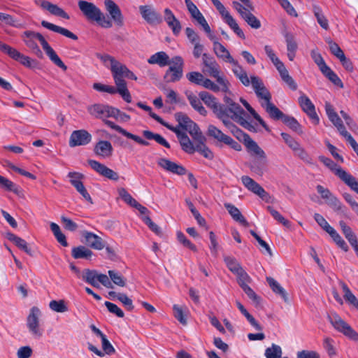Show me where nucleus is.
<instances>
[{
    "instance_id": "nucleus-22",
    "label": "nucleus",
    "mask_w": 358,
    "mask_h": 358,
    "mask_svg": "<svg viewBox=\"0 0 358 358\" xmlns=\"http://www.w3.org/2000/svg\"><path fill=\"white\" fill-rule=\"evenodd\" d=\"M241 180L247 189L259 196L261 199L267 201L269 195L259 183L248 176H243Z\"/></svg>"
},
{
    "instance_id": "nucleus-40",
    "label": "nucleus",
    "mask_w": 358,
    "mask_h": 358,
    "mask_svg": "<svg viewBox=\"0 0 358 358\" xmlns=\"http://www.w3.org/2000/svg\"><path fill=\"white\" fill-rule=\"evenodd\" d=\"M266 282L275 294L280 295L285 302L288 301L286 291L278 281L271 277H266Z\"/></svg>"
},
{
    "instance_id": "nucleus-43",
    "label": "nucleus",
    "mask_w": 358,
    "mask_h": 358,
    "mask_svg": "<svg viewBox=\"0 0 358 358\" xmlns=\"http://www.w3.org/2000/svg\"><path fill=\"white\" fill-rule=\"evenodd\" d=\"M332 124L336 127L340 134L343 136L347 141L352 137V135L346 130L342 120L338 115V114L333 115V117L329 118Z\"/></svg>"
},
{
    "instance_id": "nucleus-8",
    "label": "nucleus",
    "mask_w": 358,
    "mask_h": 358,
    "mask_svg": "<svg viewBox=\"0 0 358 358\" xmlns=\"http://www.w3.org/2000/svg\"><path fill=\"white\" fill-rule=\"evenodd\" d=\"M241 1L243 4L236 1H234L232 2L233 8L252 28L256 29L260 28V21L252 14V12L255 10V7L251 1L242 0Z\"/></svg>"
},
{
    "instance_id": "nucleus-2",
    "label": "nucleus",
    "mask_w": 358,
    "mask_h": 358,
    "mask_svg": "<svg viewBox=\"0 0 358 358\" xmlns=\"http://www.w3.org/2000/svg\"><path fill=\"white\" fill-rule=\"evenodd\" d=\"M224 101L226 105H222V109L220 111L224 113L222 117H218L223 124L229 129H231L232 132H241L238 128H236L229 120H233L236 122L244 128L252 131L254 127L245 120V116L246 113L241 107V106L234 101L231 98L225 96Z\"/></svg>"
},
{
    "instance_id": "nucleus-63",
    "label": "nucleus",
    "mask_w": 358,
    "mask_h": 358,
    "mask_svg": "<svg viewBox=\"0 0 358 358\" xmlns=\"http://www.w3.org/2000/svg\"><path fill=\"white\" fill-rule=\"evenodd\" d=\"M118 193L122 199L132 207L138 202L124 188L119 189Z\"/></svg>"
},
{
    "instance_id": "nucleus-5",
    "label": "nucleus",
    "mask_w": 358,
    "mask_h": 358,
    "mask_svg": "<svg viewBox=\"0 0 358 358\" xmlns=\"http://www.w3.org/2000/svg\"><path fill=\"white\" fill-rule=\"evenodd\" d=\"M203 69L202 72L216 80L218 85L221 86V90L224 92H229V83L222 73L219 64L215 58L209 54H203L202 58Z\"/></svg>"
},
{
    "instance_id": "nucleus-4",
    "label": "nucleus",
    "mask_w": 358,
    "mask_h": 358,
    "mask_svg": "<svg viewBox=\"0 0 358 358\" xmlns=\"http://www.w3.org/2000/svg\"><path fill=\"white\" fill-rule=\"evenodd\" d=\"M243 143L250 155L255 157L250 163V169L255 173L262 176L267 165V156L265 152L248 134H244Z\"/></svg>"
},
{
    "instance_id": "nucleus-47",
    "label": "nucleus",
    "mask_w": 358,
    "mask_h": 358,
    "mask_svg": "<svg viewBox=\"0 0 358 358\" xmlns=\"http://www.w3.org/2000/svg\"><path fill=\"white\" fill-rule=\"evenodd\" d=\"M207 134L209 136L213 137V138L216 139L217 141H218L220 142H222L224 143L229 136L224 134L220 129H219L218 128H217L215 126H214L213 124H210L208 127Z\"/></svg>"
},
{
    "instance_id": "nucleus-12",
    "label": "nucleus",
    "mask_w": 358,
    "mask_h": 358,
    "mask_svg": "<svg viewBox=\"0 0 358 358\" xmlns=\"http://www.w3.org/2000/svg\"><path fill=\"white\" fill-rule=\"evenodd\" d=\"M220 14L222 15L224 22L229 26V27L241 38L244 39L245 34L242 29L239 27L235 19L231 15L228 10L225 8L224 5L219 1L217 0L213 3Z\"/></svg>"
},
{
    "instance_id": "nucleus-16",
    "label": "nucleus",
    "mask_w": 358,
    "mask_h": 358,
    "mask_svg": "<svg viewBox=\"0 0 358 358\" xmlns=\"http://www.w3.org/2000/svg\"><path fill=\"white\" fill-rule=\"evenodd\" d=\"M164 126L176 134L181 148L185 152L189 154L194 152V145L185 132L179 129L178 127H173L168 123L164 124Z\"/></svg>"
},
{
    "instance_id": "nucleus-23",
    "label": "nucleus",
    "mask_w": 358,
    "mask_h": 358,
    "mask_svg": "<svg viewBox=\"0 0 358 358\" xmlns=\"http://www.w3.org/2000/svg\"><path fill=\"white\" fill-rule=\"evenodd\" d=\"M175 117L178 122V126L177 127H178L179 129H182L188 131L191 136L200 131L198 125L187 115L182 113H177L175 115Z\"/></svg>"
},
{
    "instance_id": "nucleus-10",
    "label": "nucleus",
    "mask_w": 358,
    "mask_h": 358,
    "mask_svg": "<svg viewBox=\"0 0 358 358\" xmlns=\"http://www.w3.org/2000/svg\"><path fill=\"white\" fill-rule=\"evenodd\" d=\"M170 64L164 78L167 83H175L182 77L184 62L181 57L176 56L171 59Z\"/></svg>"
},
{
    "instance_id": "nucleus-64",
    "label": "nucleus",
    "mask_w": 358,
    "mask_h": 358,
    "mask_svg": "<svg viewBox=\"0 0 358 358\" xmlns=\"http://www.w3.org/2000/svg\"><path fill=\"white\" fill-rule=\"evenodd\" d=\"M235 275L237 276L238 283L241 287L248 285V283L251 280L250 277L243 268L241 269Z\"/></svg>"
},
{
    "instance_id": "nucleus-32",
    "label": "nucleus",
    "mask_w": 358,
    "mask_h": 358,
    "mask_svg": "<svg viewBox=\"0 0 358 358\" xmlns=\"http://www.w3.org/2000/svg\"><path fill=\"white\" fill-rule=\"evenodd\" d=\"M41 25L49 29V30H51L54 32H56V33H58V34H60L69 38H71L72 40H74V41H76L78 40V36L74 34L73 32L70 31L69 30H68L67 29H65L64 27H59V26H57V25H55L54 24H52L50 22H48L47 21H45V20H43L41 22Z\"/></svg>"
},
{
    "instance_id": "nucleus-53",
    "label": "nucleus",
    "mask_w": 358,
    "mask_h": 358,
    "mask_svg": "<svg viewBox=\"0 0 358 358\" xmlns=\"http://www.w3.org/2000/svg\"><path fill=\"white\" fill-rule=\"evenodd\" d=\"M326 203L336 212H343V206L339 199L332 193L324 199Z\"/></svg>"
},
{
    "instance_id": "nucleus-56",
    "label": "nucleus",
    "mask_w": 358,
    "mask_h": 358,
    "mask_svg": "<svg viewBox=\"0 0 358 358\" xmlns=\"http://www.w3.org/2000/svg\"><path fill=\"white\" fill-rule=\"evenodd\" d=\"M314 14L321 27L327 30L329 29V22L319 7H314Z\"/></svg>"
},
{
    "instance_id": "nucleus-28",
    "label": "nucleus",
    "mask_w": 358,
    "mask_h": 358,
    "mask_svg": "<svg viewBox=\"0 0 358 358\" xmlns=\"http://www.w3.org/2000/svg\"><path fill=\"white\" fill-rule=\"evenodd\" d=\"M139 10L142 17L150 24H157L162 22L160 15L150 6H140Z\"/></svg>"
},
{
    "instance_id": "nucleus-41",
    "label": "nucleus",
    "mask_w": 358,
    "mask_h": 358,
    "mask_svg": "<svg viewBox=\"0 0 358 358\" xmlns=\"http://www.w3.org/2000/svg\"><path fill=\"white\" fill-rule=\"evenodd\" d=\"M98 274L99 273L95 270L85 269L82 271V275L80 278L93 287L99 288L100 285L97 282Z\"/></svg>"
},
{
    "instance_id": "nucleus-11",
    "label": "nucleus",
    "mask_w": 358,
    "mask_h": 358,
    "mask_svg": "<svg viewBox=\"0 0 358 358\" xmlns=\"http://www.w3.org/2000/svg\"><path fill=\"white\" fill-rule=\"evenodd\" d=\"M40 316L41 310L38 308L34 306L30 309L27 318V327L30 334L35 338H40L43 334V331L39 324Z\"/></svg>"
},
{
    "instance_id": "nucleus-36",
    "label": "nucleus",
    "mask_w": 358,
    "mask_h": 358,
    "mask_svg": "<svg viewBox=\"0 0 358 358\" xmlns=\"http://www.w3.org/2000/svg\"><path fill=\"white\" fill-rule=\"evenodd\" d=\"M41 7L54 15L59 16L64 19H69V15L62 8L49 1H42Z\"/></svg>"
},
{
    "instance_id": "nucleus-44",
    "label": "nucleus",
    "mask_w": 358,
    "mask_h": 358,
    "mask_svg": "<svg viewBox=\"0 0 358 358\" xmlns=\"http://www.w3.org/2000/svg\"><path fill=\"white\" fill-rule=\"evenodd\" d=\"M262 106L269 114L271 118L274 120H280L283 117L285 114L280 111L273 103L271 101L267 103H261Z\"/></svg>"
},
{
    "instance_id": "nucleus-25",
    "label": "nucleus",
    "mask_w": 358,
    "mask_h": 358,
    "mask_svg": "<svg viewBox=\"0 0 358 358\" xmlns=\"http://www.w3.org/2000/svg\"><path fill=\"white\" fill-rule=\"evenodd\" d=\"M199 95L205 104L213 110L217 117H224V113L220 111L222 104L219 103L214 96L204 91L201 92Z\"/></svg>"
},
{
    "instance_id": "nucleus-6",
    "label": "nucleus",
    "mask_w": 358,
    "mask_h": 358,
    "mask_svg": "<svg viewBox=\"0 0 358 358\" xmlns=\"http://www.w3.org/2000/svg\"><path fill=\"white\" fill-rule=\"evenodd\" d=\"M78 6L83 15L89 20L97 22L101 27L110 28L112 21L107 19L104 13L95 4L85 0H80Z\"/></svg>"
},
{
    "instance_id": "nucleus-29",
    "label": "nucleus",
    "mask_w": 358,
    "mask_h": 358,
    "mask_svg": "<svg viewBox=\"0 0 358 358\" xmlns=\"http://www.w3.org/2000/svg\"><path fill=\"white\" fill-rule=\"evenodd\" d=\"M103 122L110 128L117 131V132L120 133L121 134H122L125 137H127L128 138H130V139H131V140L136 141V143H139L141 145H149V143L148 141L142 139L138 136L134 135V134L127 131V130H125L124 129H123L120 126L115 124L113 122H112L110 120H104Z\"/></svg>"
},
{
    "instance_id": "nucleus-14",
    "label": "nucleus",
    "mask_w": 358,
    "mask_h": 358,
    "mask_svg": "<svg viewBox=\"0 0 358 358\" xmlns=\"http://www.w3.org/2000/svg\"><path fill=\"white\" fill-rule=\"evenodd\" d=\"M208 38L213 41V52L218 59H221L224 62L229 63L230 64H232L236 61V59L231 56L229 51L218 41L217 38L213 34L208 36Z\"/></svg>"
},
{
    "instance_id": "nucleus-7",
    "label": "nucleus",
    "mask_w": 358,
    "mask_h": 358,
    "mask_svg": "<svg viewBox=\"0 0 358 358\" xmlns=\"http://www.w3.org/2000/svg\"><path fill=\"white\" fill-rule=\"evenodd\" d=\"M319 159L327 167L332 171L342 181H343L351 189L358 194V180L353 176L346 172L340 166L337 165L331 159L324 156L319 157Z\"/></svg>"
},
{
    "instance_id": "nucleus-24",
    "label": "nucleus",
    "mask_w": 358,
    "mask_h": 358,
    "mask_svg": "<svg viewBox=\"0 0 358 358\" xmlns=\"http://www.w3.org/2000/svg\"><path fill=\"white\" fill-rule=\"evenodd\" d=\"M104 5L106 11L110 15L117 26L122 27L124 24V17L120 8L113 0H104Z\"/></svg>"
},
{
    "instance_id": "nucleus-26",
    "label": "nucleus",
    "mask_w": 358,
    "mask_h": 358,
    "mask_svg": "<svg viewBox=\"0 0 358 358\" xmlns=\"http://www.w3.org/2000/svg\"><path fill=\"white\" fill-rule=\"evenodd\" d=\"M299 103L302 110L311 118L314 124H318L319 117L315 113V106L310 99L305 94L299 98Z\"/></svg>"
},
{
    "instance_id": "nucleus-31",
    "label": "nucleus",
    "mask_w": 358,
    "mask_h": 358,
    "mask_svg": "<svg viewBox=\"0 0 358 358\" xmlns=\"http://www.w3.org/2000/svg\"><path fill=\"white\" fill-rule=\"evenodd\" d=\"M231 71L244 86L248 87L251 84V78H249L246 71L237 60L231 64Z\"/></svg>"
},
{
    "instance_id": "nucleus-21",
    "label": "nucleus",
    "mask_w": 358,
    "mask_h": 358,
    "mask_svg": "<svg viewBox=\"0 0 358 358\" xmlns=\"http://www.w3.org/2000/svg\"><path fill=\"white\" fill-rule=\"evenodd\" d=\"M241 180L247 189L259 196L261 199L267 201L269 195L259 183L248 176H243Z\"/></svg>"
},
{
    "instance_id": "nucleus-50",
    "label": "nucleus",
    "mask_w": 358,
    "mask_h": 358,
    "mask_svg": "<svg viewBox=\"0 0 358 358\" xmlns=\"http://www.w3.org/2000/svg\"><path fill=\"white\" fill-rule=\"evenodd\" d=\"M143 134L145 138H146L148 140H154L159 144L164 146L166 148H170V144L168 143V141L162 137L160 134H155L150 131L145 130L143 131Z\"/></svg>"
},
{
    "instance_id": "nucleus-3",
    "label": "nucleus",
    "mask_w": 358,
    "mask_h": 358,
    "mask_svg": "<svg viewBox=\"0 0 358 358\" xmlns=\"http://www.w3.org/2000/svg\"><path fill=\"white\" fill-rule=\"evenodd\" d=\"M104 65L111 71L114 83L120 90V95L127 103L131 102V96L127 87V83L124 80L127 67L109 55L100 57Z\"/></svg>"
},
{
    "instance_id": "nucleus-52",
    "label": "nucleus",
    "mask_w": 358,
    "mask_h": 358,
    "mask_svg": "<svg viewBox=\"0 0 358 358\" xmlns=\"http://www.w3.org/2000/svg\"><path fill=\"white\" fill-rule=\"evenodd\" d=\"M322 74L327 77L334 85L339 87L340 88H343V83L339 77L330 69V67L327 66L324 70L321 71Z\"/></svg>"
},
{
    "instance_id": "nucleus-49",
    "label": "nucleus",
    "mask_w": 358,
    "mask_h": 358,
    "mask_svg": "<svg viewBox=\"0 0 358 358\" xmlns=\"http://www.w3.org/2000/svg\"><path fill=\"white\" fill-rule=\"evenodd\" d=\"M174 317L182 324H187L186 316L188 312L187 307L180 306L177 304L173 306Z\"/></svg>"
},
{
    "instance_id": "nucleus-30",
    "label": "nucleus",
    "mask_w": 358,
    "mask_h": 358,
    "mask_svg": "<svg viewBox=\"0 0 358 358\" xmlns=\"http://www.w3.org/2000/svg\"><path fill=\"white\" fill-rule=\"evenodd\" d=\"M83 236L85 238L88 245L93 249L101 250L106 247L105 241L100 236L92 232L83 231Z\"/></svg>"
},
{
    "instance_id": "nucleus-27",
    "label": "nucleus",
    "mask_w": 358,
    "mask_h": 358,
    "mask_svg": "<svg viewBox=\"0 0 358 358\" xmlns=\"http://www.w3.org/2000/svg\"><path fill=\"white\" fill-rule=\"evenodd\" d=\"M88 164L92 167V169H93L100 175L112 180L116 181L119 179L118 174L113 170L108 168L104 164H101L100 162L93 159L89 160Z\"/></svg>"
},
{
    "instance_id": "nucleus-60",
    "label": "nucleus",
    "mask_w": 358,
    "mask_h": 358,
    "mask_svg": "<svg viewBox=\"0 0 358 358\" xmlns=\"http://www.w3.org/2000/svg\"><path fill=\"white\" fill-rule=\"evenodd\" d=\"M50 308L57 313H64L68 310V307L63 300H52L49 303Z\"/></svg>"
},
{
    "instance_id": "nucleus-33",
    "label": "nucleus",
    "mask_w": 358,
    "mask_h": 358,
    "mask_svg": "<svg viewBox=\"0 0 358 358\" xmlns=\"http://www.w3.org/2000/svg\"><path fill=\"white\" fill-rule=\"evenodd\" d=\"M94 151L96 155L102 157H108L113 152V146L108 141H99L95 145Z\"/></svg>"
},
{
    "instance_id": "nucleus-34",
    "label": "nucleus",
    "mask_w": 358,
    "mask_h": 358,
    "mask_svg": "<svg viewBox=\"0 0 358 358\" xmlns=\"http://www.w3.org/2000/svg\"><path fill=\"white\" fill-rule=\"evenodd\" d=\"M275 66L279 72L282 80L289 87L291 90H296L297 85L294 82V79L289 76L284 64L281 62Z\"/></svg>"
},
{
    "instance_id": "nucleus-58",
    "label": "nucleus",
    "mask_w": 358,
    "mask_h": 358,
    "mask_svg": "<svg viewBox=\"0 0 358 358\" xmlns=\"http://www.w3.org/2000/svg\"><path fill=\"white\" fill-rule=\"evenodd\" d=\"M192 17L194 18L198 22V24L202 27L205 32L208 34V36L213 34L210 26L208 25L207 21L201 12L194 15L192 16Z\"/></svg>"
},
{
    "instance_id": "nucleus-13",
    "label": "nucleus",
    "mask_w": 358,
    "mask_h": 358,
    "mask_svg": "<svg viewBox=\"0 0 358 358\" xmlns=\"http://www.w3.org/2000/svg\"><path fill=\"white\" fill-rule=\"evenodd\" d=\"M0 50L8 55L13 59L20 62L26 67H31L33 60L19 52L17 49L0 41Z\"/></svg>"
},
{
    "instance_id": "nucleus-38",
    "label": "nucleus",
    "mask_w": 358,
    "mask_h": 358,
    "mask_svg": "<svg viewBox=\"0 0 358 358\" xmlns=\"http://www.w3.org/2000/svg\"><path fill=\"white\" fill-rule=\"evenodd\" d=\"M185 94L187 96V98L190 103V105L195 109L196 111H198L201 115H206L207 113L206 110L205 108L202 106V103L200 101V97L198 98L194 93L192 92H186Z\"/></svg>"
},
{
    "instance_id": "nucleus-37",
    "label": "nucleus",
    "mask_w": 358,
    "mask_h": 358,
    "mask_svg": "<svg viewBox=\"0 0 358 358\" xmlns=\"http://www.w3.org/2000/svg\"><path fill=\"white\" fill-rule=\"evenodd\" d=\"M169 57L165 52H158L152 55L148 59V62L150 64H158L159 66H165L170 64Z\"/></svg>"
},
{
    "instance_id": "nucleus-39",
    "label": "nucleus",
    "mask_w": 358,
    "mask_h": 358,
    "mask_svg": "<svg viewBox=\"0 0 358 358\" xmlns=\"http://www.w3.org/2000/svg\"><path fill=\"white\" fill-rule=\"evenodd\" d=\"M6 238L13 242L20 250H24L29 255H32L31 250L28 247V244L26 241L12 233H8L6 234Z\"/></svg>"
},
{
    "instance_id": "nucleus-57",
    "label": "nucleus",
    "mask_w": 358,
    "mask_h": 358,
    "mask_svg": "<svg viewBox=\"0 0 358 358\" xmlns=\"http://www.w3.org/2000/svg\"><path fill=\"white\" fill-rule=\"evenodd\" d=\"M267 210L275 220L287 228L291 227L290 222L286 220L282 215H280L278 211L275 210L273 207L268 206H267Z\"/></svg>"
},
{
    "instance_id": "nucleus-48",
    "label": "nucleus",
    "mask_w": 358,
    "mask_h": 358,
    "mask_svg": "<svg viewBox=\"0 0 358 358\" xmlns=\"http://www.w3.org/2000/svg\"><path fill=\"white\" fill-rule=\"evenodd\" d=\"M340 285L344 292V298L350 305L354 306L358 310V299L352 294L349 287L343 282H341Z\"/></svg>"
},
{
    "instance_id": "nucleus-46",
    "label": "nucleus",
    "mask_w": 358,
    "mask_h": 358,
    "mask_svg": "<svg viewBox=\"0 0 358 358\" xmlns=\"http://www.w3.org/2000/svg\"><path fill=\"white\" fill-rule=\"evenodd\" d=\"M224 262L229 270L234 274H236L243 268L238 261L232 256L224 255Z\"/></svg>"
},
{
    "instance_id": "nucleus-9",
    "label": "nucleus",
    "mask_w": 358,
    "mask_h": 358,
    "mask_svg": "<svg viewBox=\"0 0 358 358\" xmlns=\"http://www.w3.org/2000/svg\"><path fill=\"white\" fill-rule=\"evenodd\" d=\"M327 317L331 324L337 331L343 334L344 336L352 341H358V333L355 331L346 322H345L336 313H331L328 315Z\"/></svg>"
},
{
    "instance_id": "nucleus-51",
    "label": "nucleus",
    "mask_w": 358,
    "mask_h": 358,
    "mask_svg": "<svg viewBox=\"0 0 358 358\" xmlns=\"http://www.w3.org/2000/svg\"><path fill=\"white\" fill-rule=\"evenodd\" d=\"M50 226V229L52 231L57 241L62 245L66 247L68 245V243L66 241L65 235L61 231L59 226L55 222H51Z\"/></svg>"
},
{
    "instance_id": "nucleus-35",
    "label": "nucleus",
    "mask_w": 358,
    "mask_h": 358,
    "mask_svg": "<svg viewBox=\"0 0 358 358\" xmlns=\"http://www.w3.org/2000/svg\"><path fill=\"white\" fill-rule=\"evenodd\" d=\"M224 207L227 208L229 213L235 221L239 222L244 227L249 226L248 222L245 220L238 208L228 203H224Z\"/></svg>"
},
{
    "instance_id": "nucleus-1",
    "label": "nucleus",
    "mask_w": 358,
    "mask_h": 358,
    "mask_svg": "<svg viewBox=\"0 0 358 358\" xmlns=\"http://www.w3.org/2000/svg\"><path fill=\"white\" fill-rule=\"evenodd\" d=\"M21 38L26 46L34 54L41 57L42 52L36 43V41H38L49 59L62 70L66 71L67 69V66L40 33L33 31H25L21 34Z\"/></svg>"
},
{
    "instance_id": "nucleus-42",
    "label": "nucleus",
    "mask_w": 358,
    "mask_h": 358,
    "mask_svg": "<svg viewBox=\"0 0 358 358\" xmlns=\"http://www.w3.org/2000/svg\"><path fill=\"white\" fill-rule=\"evenodd\" d=\"M71 255L75 259H90L93 255V252L85 246H78L72 249Z\"/></svg>"
},
{
    "instance_id": "nucleus-45",
    "label": "nucleus",
    "mask_w": 358,
    "mask_h": 358,
    "mask_svg": "<svg viewBox=\"0 0 358 358\" xmlns=\"http://www.w3.org/2000/svg\"><path fill=\"white\" fill-rule=\"evenodd\" d=\"M339 226L341 227L342 233L343 234L345 238L348 241L351 245L358 241L357 236L352 231V229L349 226H348L344 221L341 220L339 222Z\"/></svg>"
},
{
    "instance_id": "nucleus-62",
    "label": "nucleus",
    "mask_w": 358,
    "mask_h": 358,
    "mask_svg": "<svg viewBox=\"0 0 358 358\" xmlns=\"http://www.w3.org/2000/svg\"><path fill=\"white\" fill-rule=\"evenodd\" d=\"M310 56L313 59L314 62L318 66L320 71L324 70L328 66L325 63L323 57L321 54L317 50H312L310 52Z\"/></svg>"
},
{
    "instance_id": "nucleus-55",
    "label": "nucleus",
    "mask_w": 358,
    "mask_h": 358,
    "mask_svg": "<svg viewBox=\"0 0 358 358\" xmlns=\"http://www.w3.org/2000/svg\"><path fill=\"white\" fill-rule=\"evenodd\" d=\"M282 354L281 347L273 343L270 348L266 349L264 355L266 358H280Z\"/></svg>"
},
{
    "instance_id": "nucleus-59",
    "label": "nucleus",
    "mask_w": 358,
    "mask_h": 358,
    "mask_svg": "<svg viewBox=\"0 0 358 358\" xmlns=\"http://www.w3.org/2000/svg\"><path fill=\"white\" fill-rule=\"evenodd\" d=\"M282 122L292 130L301 133V126L297 120L293 117L285 115L282 118Z\"/></svg>"
},
{
    "instance_id": "nucleus-54",
    "label": "nucleus",
    "mask_w": 358,
    "mask_h": 358,
    "mask_svg": "<svg viewBox=\"0 0 358 358\" xmlns=\"http://www.w3.org/2000/svg\"><path fill=\"white\" fill-rule=\"evenodd\" d=\"M108 273L111 281L116 285L120 287H124L126 285V279L120 272L115 270H109Z\"/></svg>"
},
{
    "instance_id": "nucleus-15",
    "label": "nucleus",
    "mask_w": 358,
    "mask_h": 358,
    "mask_svg": "<svg viewBox=\"0 0 358 358\" xmlns=\"http://www.w3.org/2000/svg\"><path fill=\"white\" fill-rule=\"evenodd\" d=\"M88 111L95 117L104 120L108 117L115 116L118 109L108 105L94 104L88 108Z\"/></svg>"
},
{
    "instance_id": "nucleus-17",
    "label": "nucleus",
    "mask_w": 358,
    "mask_h": 358,
    "mask_svg": "<svg viewBox=\"0 0 358 358\" xmlns=\"http://www.w3.org/2000/svg\"><path fill=\"white\" fill-rule=\"evenodd\" d=\"M251 85L257 96L264 101L262 103H267L271 101V95L258 76H251Z\"/></svg>"
},
{
    "instance_id": "nucleus-18",
    "label": "nucleus",
    "mask_w": 358,
    "mask_h": 358,
    "mask_svg": "<svg viewBox=\"0 0 358 358\" xmlns=\"http://www.w3.org/2000/svg\"><path fill=\"white\" fill-rule=\"evenodd\" d=\"M195 141L194 152H198L202 155L205 158L212 159L213 158V152L206 146V138L202 134L200 131H197L195 134L191 136Z\"/></svg>"
},
{
    "instance_id": "nucleus-20",
    "label": "nucleus",
    "mask_w": 358,
    "mask_h": 358,
    "mask_svg": "<svg viewBox=\"0 0 358 358\" xmlns=\"http://www.w3.org/2000/svg\"><path fill=\"white\" fill-rule=\"evenodd\" d=\"M92 141V135L85 129L73 131L69 138V146L74 148L87 145Z\"/></svg>"
},
{
    "instance_id": "nucleus-19",
    "label": "nucleus",
    "mask_w": 358,
    "mask_h": 358,
    "mask_svg": "<svg viewBox=\"0 0 358 358\" xmlns=\"http://www.w3.org/2000/svg\"><path fill=\"white\" fill-rule=\"evenodd\" d=\"M157 164L164 171L173 174L183 176L187 173V169L182 165L164 157L159 158Z\"/></svg>"
},
{
    "instance_id": "nucleus-61",
    "label": "nucleus",
    "mask_w": 358,
    "mask_h": 358,
    "mask_svg": "<svg viewBox=\"0 0 358 358\" xmlns=\"http://www.w3.org/2000/svg\"><path fill=\"white\" fill-rule=\"evenodd\" d=\"M241 102L243 103V105L245 107V108L248 110V111L253 116V117L259 122V124L264 127L265 129H267L266 124L265 122L262 120V118L256 113V111L251 107V106L248 103L247 101L245 99L241 98L240 99Z\"/></svg>"
}]
</instances>
